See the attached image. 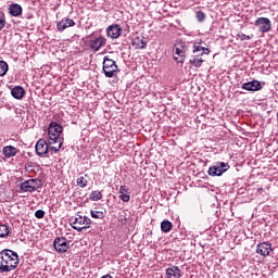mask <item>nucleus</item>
Masks as SVG:
<instances>
[{
  "label": "nucleus",
  "instance_id": "12",
  "mask_svg": "<svg viewBox=\"0 0 278 278\" xmlns=\"http://www.w3.org/2000/svg\"><path fill=\"white\" fill-rule=\"evenodd\" d=\"M122 31H123V28H121L118 24L110 25L106 28V35L109 36V38H113V39L121 38Z\"/></svg>",
  "mask_w": 278,
  "mask_h": 278
},
{
  "label": "nucleus",
  "instance_id": "11",
  "mask_svg": "<svg viewBox=\"0 0 278 278\" xmlns=\"http://www.w3.org/2000/svg\"><path fill=\"white\" fill-rule=\"evenodd\" d=\"M241 88L242 90H248V92H257V90H262V83L258 80L248 81Z\"/></svg>",
  "mask_w": 278,
  "mask_h": 278
},
{
  "label": "nucleus",
  "instance_id": "15",
  "mask_svg": "<svg viewBox=\"0 0 278 278\" xmlns=\"http://www.w3.org/2000/svg\"><path fill=\"white\" fill-rule=\"evenodd\" d=\"M132 47L135 49H147V39L142 35H137L132 38Z\"/></svg>",
  "mask_w": 278,
  "mask_h": 278
},
{
  "label": "nucleus",
  "instance_id": "30",
  "mask_svg": "<svg viewBox=\"0 0 278 278\" xmlns=\"http://www.w3.org/2000/svg\"><path fill=\"white\" fill-rule=\"evenodd\" d=\"M195 17L199 23H203L205 21V13L203 11L195 12Z\"/></svg>",
  "mask_w": 278,
  "mask_h": 278
},
{
  "label": "nucleus",
  "instance_id": "36",
  "mask_svg": "<svg viewBox=\"0 0 278 278\" xmlns=\"http://www.w3.org/2000/svg\"><path fill=\"white\" fill-rule=\"evenodd\" d=\"M129 189H127V186H121L119 187V194H125V192H128Z\"/></svg>",
  "mask_w": 278,
  "mask_h": 278
},
{
  "label": "nucleus",
  "instance_id": "2",
  "mask_svg": "<svg viewBox=\"0 0 278 278\" xmlns=\"http://www.w3.org/2000/svg\"><path fill=\"white\" fill-rule=\"evenodd\" d=\"M62 125L58 124V122H51L49 124L48 142L49 144H58V147H50V151H53V153H58V151L62 149V144H64V138L60 137L62 135Z\"/></svg>",
  "mask_w": 278,
  "mask_h": 278
},
{
  "label": "nucleus",
  "instance_id": "9",
  "mask_svg": "<svg viewBox=\"0 0 278 278\" xmlns=\"http://www.w3.org/2000/svg\"><path fill=\"white\" fill-rule=\"evenodd\" d=\"M36 153L39 155V157H45L47 153H49V143H47V140L39 139L36 143Z\"/></svg>",
  "mask_w": 278,
  "mask_h": 278
},
{
  "label": "nucleus",
  "instance_id": "21",
  "mask_svg": "<svg viewBox=\"0 0 278 278\" xmlns=\"http://www.w3.org/2000/svg\"><path fill=\"white\" fill-rule=\"evenodd\" d=\"M190 64L191 66H194L195 68H201L202 64L205 62V60H203V56L201 55H193V59H190Z\"/></svg>",
  "mask_w": 278,
  "mask_h": 278
},
{
  "label": "nucleus",
  "instance_id": "28",
  "mask_svg": "<svg viewBox=\"0 0 278 278\" xmlns=\"http://www.w3.org/2000/svg\"><path fill=\"white\" fill-rule=\"evenodd\" d=\"M10 233V228L5 225H0V238H5Z\"/></svg>",
  "mask_w": 278,
  "mask_h": 278
},
{
  "label": "nucleus",
  "instance_id": "38",
  "mask_svg": "<svg viewBox=\"0 0 278 278\" xmlns=\"http://www.w3.org/2000/svg\"><path fill=\"white\" fill-rule=\"evenodd\" d=\"M51 147H58V143L49 144L48 149H51Z\"/></svg>",
  "mask_w": 278,
  "mask_h": 278
},
{
  "label": "nucleus",
  "instance_id": "7",
  "mask_svg": "<svg viewBox=\"0 0 278 278\" xmlns=\"http://www.w3.org/2000/svg\"><path fill=\"white\" fill-rule=\"evenodd\" d=\"M186 51H188V49L186 48V46H184V43H178L174 46L175 62H177L178 64H184V62H186Z\"/></svg>",
  "mask_w": 278,
  "mask_h": 278
},
{
  "label": "nucleus",
  "instance_id": "10",
  "mask_svg": "<svg viewBox=\"0 0 278 278\" xmlns=\"http://www.w3.org/2000/svg\"><path fill=\"white\" fill-rule=\"evenodd\" d=\"M270 251H273V243L270 242L258 243L256 247V253L263 257L270 255Z\"/></svg>",
  "mask_w": 278,
  "mask_h": 278
},
{
  "label": "nucleus",
  "instance_id": "14",
  "mask_svg": "<svg viewBox=\"0 0 278 278\" xmlns=\"http://www.w3.org/2000/svg\"><path fill=\"white\" fill-rule=\"evenodd\" d=\"M68 27H75V21L68 17L62 18V21L56 24L59 31H64V29H68Z\"/></svg>",
  "mask_w": 278,
  "mask_h": 278
},
{
  "label": "nucleus",
  "instance_id": "13",
  "mask_svg": "<svg viewBox=\"0 0 278 278\" xmlns=\"http://www.w3.org/2000/svg\"><path fill=\"white\" fill-rule=\"evenodd\" d=\"M108 42V40L105 39V37L100 36L93 40L90 41L89 48L91 49V51H99V49H101V47H105V43Z\"/></svg>",
  "mask_w": 278,
  "mask_h": 278
},
{
  "label": "nucleus",
  "instance_id": "3",
  "mask_svg": "<svg viewBox=\"0 0 278 278\" xmlns=\"http://www.w3.org/2000/svg\"><path fill=\"white\" fill-rule=\"evenodd\" d=\"M102 71L105 77L112 78L118 73V65H116V61L110 59V56H104Z\"/></svg>",
  "mask_w": 278,
  "mask_h": 278
},
{
  "label": "nucleus",
  "instance_id": "35",
  "mask_svg": "<svg viewBox=\"0 0 278 278\" xmlns=\"http://www.w3.org/2000/svg\"><path fill=\"white\" fill-rule=\"evenodd\" d=\"M5 27V16L0 17V31Z\"/></svg>",
  "mask_w": 278,
  "mask_h": 278
},
{
  "label": "nucleus",
  "instance_id": "19",
  "mask_svg": "<svg viewBox=\"0 0 278 278\" xmlns=\"http://www.w3.org/2000/svg\"><path fill=\"white\" fill-rule=\"evenodd\" d=\"M193 54L203 58V55H210V49L203 46L193 45Z\"/></svg>",
  "mask_w": 278,
  "mask_h": 278
},
{
  "label": "nucleus",
  "instance_id": "1",
  "mask_svg": "<svg viewBox=\"0 0 278 278\" xmlns=\"http://www.w3.org/2000/svg\"><path fill=\"white\" fill-rule=\"evenodd\" d=\"M18 266V254L10 249L0 252V273H12Z\"/></svg>",
  "mask_w": 278,
  "mask_h": 278
},
{
  "label": "nucleus",
  "instance_id": "22",
  "mask_svg": "<svg viewBox=\"0 0 278 278\" xmlns=\"http://www.w3.org/2000/svg\"><path fill=\"white\" fill-rule=\"evenodd\" d=\"M84 226H72L76 231H84V229H90L92 223L89 217L83 216Z\"/></svg>",
  "mask_w": 278,
  "mask_h": 278
},
{
  "label": "nucleus",
  "instance_id": "31",
  "mask_svg": "<svg viewBox=\"0 0 278 278\" xmlns=\"http://www.w3.org/2000/svg\"><path fill=\"white\" fill-rule=\"evenodd\" d=\"M35 168H36V163L29 162L25 164V169L27 170V173H34Z\"/></svg>",
  "mask_w": 278,
  "mask_h": 278
},
{
  "label": "nucleus",
  "instance_id": "6",
  "mask_svg": "<svg viewBox=\"0 0 278 278\" xmlns=\"http://www.w3.org/2000/svg\"><path fill=\"white\" fill-rule=\"evenodd\" d=\"M53 248L56 253H66L71 248L68 239L65 237H56L53 241Z\"/></svg>",
  "mask_w": 278,
  "mask_h": 278
},
{
  "label": "nucleus",
  "instance_id": "26",
  "mask_svg": "<svg viewBox=\"0 0 278 278\" xmlns=\"http://www.w3.org/2000/svg\"><path fill=\"white\" fill-rule=\"evenodd\" d=\"M72 227H84V216L78 215L72 222Z\"/></svg>",
  "mask_w": 278,
  "mask_h": 278
},
{
  "label": "nucleus",
  "instance_id": "8",
  "mask_svg": "<svg viewBox=\"0 0 278 278\" xmlns=\"http://www.w3.org/2000/svg\"><path fill=\"white\" fill-rule=\"evenodd\" d=\"M255 27H258L260 31H262V34H266L268 31H270L273 24L270 23V20L268 17H258L255 22H254Z\"/></svg>",
  "mask_w": 278,
  "mask_h": 278
},
{
  "label": "nucleus",
  "instance_id": "24",
  "mask_svg": "<svg viewBox=\"0 0 278 278\" xmlns=\"http://www.w3.org/2000/svg\"><path fill=\"white\" fill-rule=\"evenodd\" d=\"M8 71H10L8 62L0 61V77H5V75H8Z\"/></svg>",
  "mask_w": 278,
  "mask_h": 278
},
{
  "label": "nucleus",
  "instance_id": "4",
  "mask_svg": "<svg viewBox=\"0 0 278 278\" xmlns=\"http://www.w3.org/2000/svg\"><path fill=\"white\" fill-rule=\"evenodd\" d=\"M229 168H230L229 163L217 162L208 168L207 174L211 177H222V175L224 173H227Z\"/></svg>",
  "mask_w": 278,
  "mask_h": 278
},
{
  "label": "nucleus",
  "instance_id": "32",
  "mask_svg": "<svg viewBox=\"0 0 278 278\" xmlns=\"http://www.w3.org/2000/svg\"><path fill=\"white\" fill-rule=\"evenodd\" d=\"M119 199L124 203H129V200L131 199V195L129 193H122V194H119Z\"/></svg>",
  "mask_w": 278,
  "mask_h": 278
},
{
  "label": "nucleus",
  "instance_id": "18",
  "mask_svg": "<svg viewBox=\"0 0 278 278\" xmlns=\"http://www.w3.org/2000/svg\"><path fill=\"white\" fill-rule=\"evenodd\" d=\"M11 94H12L13 99H17V101H21V99H23L25 97V88H23L21 86H15L11 90Z\"/></svg>",
  "mask_w": 278,
  "mask_h": 278
},
{
  "label": "nucleus",
  "instance_id": "37",
  "mask_svg": "<svg viewBox=\"0 0 278 278\" xmlns=\"http://www.w3.org/2000/svg\"><path fill=\"white\" fill-rule=\"evenodd\" d=\"M101 278H113V277H112V275L106 274V275L102 276Z\"/></svg>",
  "mask_w": 278,
  "mask_h": 278
},
{
  "label": "nucleus",
  "instance_id": "33",
  "mask_svg": "<svg viewBox=\"0 0 278 278\" xmlns=\"http://www.w3.org/2000/svg\"><path fill=\"white\" fill-rule=\"evenodd\" d=\"M45 216V211L43 210H37L35 212V218H42Z\"/></svg>",
  "mask_w": 278,
  "mask_h": 278
},
{
  "label": "nucleus",
  "instance_id": "20",
  "mask_svg": "<svg viewBox=\"0 0 278 278\" xmlns=\"http://www.w3.org/2000/svg\"><path fill=\"white\" fill-rule=\"evenodd\" d=\"M4 157H14L18 153V150L14 146H5L2 149Z\"/></svg>",
  "mask_w": 278,
  "mask_h": 278
},
{
  "label": "nucleus",
  "instance_id": "5",
  "mask_svg": "<svg viewBox=\"0 0 278 278\" xmlns=\"http://www.w3.org/2000/svg\"><path fill=\"white\" fill-rule=\"evenodd\" d=\"M39 188H42V180L38 178L25 180L21 185V190L23 192H36V190H39Z\"/></svg>",
  "mask_w": 278,
  "mask_h": 278
},
{
  "label": "nucleus",
  "instance_id": "25",
  "mask_svg": "<svg viewBox=\"0 0 278 278\" xmlns=\"http://www.w3.org/2000/svg\"><path fill=\"white\" fill-rule=\"evenodd\" d=\"M89 199L90 201H101L103 199V193H101V191H92Z\"/></svg>",
  "mask_w": 278,
  "mask_h": 278
},
{
  "label": "nucleus",
  "instance_id": "17",
  "mask_svg": "<svg viewBox=\"0 0 278 278\" xmlns=\"http://www.w3.org/2000/svg\"><path fill=\"white\" fill-rule=\"evenodd\" d=\"M166 277L167 278H180L181 277V269L179 267L172 265L166 268Z\"/></svg>",
  "mask_w": 278,
  "mask_h": 278
},
{
  "label": "nucleus",
  "instance_id": "34",
  "mask_svg": "<svg viewBox=\"0 0 278 278\" xmlns=\"http://www.w3.org/2000/svg\"><path fill=\"white\" fill-rule=\"evenodd\" d=\"M251 38H253V34L252 35H244V34L240 35L241 40H251Z\"/></svg>",
  "mask_w": 278,
  "mask_h": 278
},
{
  "label": "nucleus",
  "instance_id": "16",
  "mask_svg": "<svg viewBox=\"0 0 278 278\" xmlns=\"http://www.w3.org/2000/svg\"><path fill=\"white\" fill-rule=\"evenodd\" d=\"M9 14L18 18V16L23 15V7L18 3H12L9 5Z\"/></svg>",
  "mask_w": 278,
  "mask_h": 278
},
{
  "label": "nucleus",
  "instance_id": "23",
  "mask_svg": "<svg viewBox=\"0 0 278 278\" xmlns=\"http://www.w3.org/2000/svg\"><path fill=\"white\" fill-rule=\"evenodd\" d=\"M170 229H173V223H170V220L165 219L161 223V230L164 233H168L170 231Z\"/></svg>",
  "mask_w": 278,
  "mask_h": 278
},
{
  "label": "nucleus",
  "instance_id": "29",
  "mask_svg": "<svg viewBox=\"0 0 278 278\" xmlns=\"http://www.w3.org/2000/svg\"><path fill=\"white\" fill-rule=\"evenodd\" d=\"M91 218H105V214L103 212H99V211H91Z\"/></svg>",
  "mask_w": 278,
  "mask_h": 278
},
{
  "label": "nucleus",
  "instance_id": "39",
  "mask_svg": "<svg viewBox=\"0 0 278 278\" xmlns=\"http://www.w3.org/2000/svg\"><path fill=\"white\" fill-rule=\"evenodd\" d=\"M262 190H264V189L263 188L258 189V191H262Z\"/></svg>",
  "mask_w": 278,
  "mask_h": 278
},
{
  "label": "nucleus",
  "instance_id": "27",
  "mask_svg": "<svg viewBox=\"0 0 278 278\" xmlns=\"http://www.w3.org/2000/svg\"><path fill=\"white\" fill-rule=\"evenodd\" d=\"M76 184L79 186V188H86V186H88V179H86L84 176H80L77 178Z\"/></svg>",
  "mask_w": 278,
  "mask_h": 278
}]
</instances>
